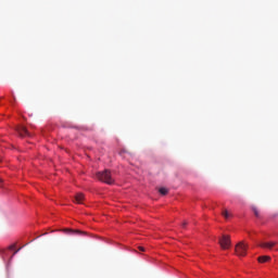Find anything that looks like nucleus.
I'll return each mask as SVG.
<instances>
[{
	"label": "nucleus",
	"mask_w": 278,
	"mask_h": 278,
	"mask_svg": "<svg viewBox=\"0 0 278 278\" xmlns=\"http://www.w3.org/2000/svg\"><path fill=\"white\" fill-rule=\"evenodd\" d=\"M97 179L99 181H103L104 184H108L109 186L114 185V178L112 177V172L110 169H104L103 172H98L96 174Z\"/></svg>",
	"instance_id": "f257e3e1"
},
{
	"label": "nucleus",
	"mask_w": 278,
	"mask_h": 278,
	"mask_svg": "<svg viewBox=\"0 0 278 278\" xmlns=\"http://www.w3.org/2000/svg\"><path fill=\"white\" fill-rule=\"evenodd\" d=\"M247 251H249V244L244 243V241L237 243L235 253L238 255V257H245Z\"/></svg>",
	"instance_id": "f03ea898"
},
{
	"label": "nucleus",
	"mask_w": 278,
	"mask_h": 278,
	"mask_svg": "<svg viewBox=\"0 0 278 278\" xmlns=\"http://www.w3.org/2000/svg\"><path fill=\"white\" fill-rule=\"evenodd\" d=\"M219 245L225 251L231 247V237L224 235L219 238Z\"/></svg>",
	"instance_id": "7ed1b4c3"
},
{
	"label": "nucleus",
	"mask_w": 278,
	"mask_h": 278,
	"mask_svg": "<svg viewBox=\"0 0 278 278\" xmlns=\"http://www.w3.org/2000/svg\"><path fill=\"white\" fill-rule=\"evenodd\" d=\"M17 134L22 138H25V137L29 136V131H27V128L25 126H17Z\"/></svg>",
	"instance_id": "20e7f679"
},
{
	"label": "nucleus",
	"mask_w": 278,
	"mask_h": 278,
	"mask_svg": "<svg viewBox=\"0 0 278 278\" xmlns=\"http://www.w3.org/2000/svg\"><path fill=\"white\" fill-rule=\"evenodd\" d=\"M84 193H77L74 198V203H77L78 205H81L84 203Z\"/></svg>",
	"instance_id": "39448f33"
},
{
	"label": "nucleus",
	"mask_w": 278,
	"mask_h": 278,
	"mask_svg": "<svg viewBox=\"0 0 278 278\" xmlns=\"http://www.w3.org/2000/svg\"><path fill=\"white\" fill-rule=\"evenodd\" d=\"M277 242H263L258 244L261 249H273V247H276Z\"/></svg>",
	"instance_id": "423d86ee"
},
{
	"label": "nucleus",
	"mask_w": 278,
	"mask_h": 278,
	"mask_svg": "<svg viewBox=\"0 0 278 278\" xmlns=\"http://www.w3.org/2000/svg\"><path fill=\"white\" fill-rule=\"evenodd\" d=\"M258 262L260 264H266V262H270V256H260Z\"/></svg>",
	"instance_id": "0eeeda50"
},
{
	"label": "nucleus",
	"mask_w": 278,
	"mask_h": 278,
	"mask_svg": "<svg viewBox=\"0 0 278 278\" xmlns=\"http://www.w3.org/2000/svg\"><path fill=\"white\" fill-rule=\"evenodd\" d=\"M67 233H75L76 236H84L86 232L81 230H66Z\"/></svg>",
	"instance_id": "6e6552de"
},
{
	"label": "nucleus",
	"mask_w": 278,
	"mask_h": 278,
	"mask_svg": "<svg viewBox=\"0 0 278 278\" xmlns=\"http://www.w3.org/2000/svg\"><path fill=\"white\" fill-rule=\"evenodd\" d=\"M160 194H162L163 197H166V194H168V189L162 187L159 189Z\"/></svg>",
	"instance_id": "1a4fd4ad"
},
{
	"label": "nucleus",
	"mask_w": 278,
	"mask_h": 278,
	"mask_svg": "<svg viewBox=\"0 0 278 278\" xmlns=\"http://www.w3.org/2000/svg\"><path fill=\"white\" fill-rule=\"evenodd\" d=\"M222 216H224V218H229L230 216H231V214H229V211H227V210H224L223 212H222Z\"/></svg>",
	"instance_id": "9d476101"
},
{
	"label": "nucleus",
	"mask_w": 278,
	"mask_h": 278,
	"mask_svg": "<svg viewBox=\"0 0 278 278\" xmlns=\"http://www.w3.org/2000/svg\"><path fill=\"white\" fill-rule=\"evenodd\" d=\"M252 212H254V215L256 216V218H260V211L257 210V207L253 206Z\"/></svg>",
	"instance_id": "9b49d317"
},
{
	"label": "nucleus",
	"mask_w": 278,
	"mask_h": 278,
	"mask_svg": "<svg viewBox=\"0 0 278 278\" xmlns=\"http://www.w3.org/2000/svg\"><path fill=\"white\" fill-rule=\"evenodd\" d=\"M186 225H188V223H187V222L182 223V227H186Z\"/></svg>",
	"instance_id": "f8f14e48"
},
{
	"label": "nucleus",
	"mask_w": 278,
	"mask_h": 278,
	"mask_svg": "<svg viewBox=\"0 0 278 278\" xmlns=\"http://www.w3.org/2000/svg\"><path fill=\"white\" fill-rule=\"evenodd\" d=\"M139 251H144V248H142V247H139Z\"/></svg>",
	"instance_id": "ddd939ff"
},
{
	"label": "nucleus",
	"mask_w": 278,
	"mask_h": 278,
	"mask_svg": "<svg viewBox=\"0 0 278 278\" xmlns=\"http://www.w3.org/2000/svg\"><path fill=\"white\" fill-rule=\"evenodd\" d=\"M1 184H3V180L0 178V186H1Z\"/></svg>",
	"instance_id": "4468645a"
},
{
	"label": "nucleus",
	"mask_w": 278,
	"mask_h": 278,
	"mask_svg": "<svg viewBox=\"0 0 278 278\" xmlns=\"http://www.w3.org/2000/svg\"><path fill=\"white\" fill-rule=\"evenodd\" d=\"M16 253H18V251H15V252H14V255H16Z\"/></svg>",
	"instance_id": "2eb2a0df"
}]
</instances>
